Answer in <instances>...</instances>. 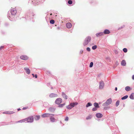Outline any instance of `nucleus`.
Wrapping results in <instances>:
<instances>
[{"mask_svg": "<svg viewBox=\"0 0 134 134\" xmlns=\"http://www.w3.org/2000/svg\"><path fill=\"white\" fill-rule=\"evenodd\" d=\"M35 13L33 12H27L25 15V18L27 20L33 22L35 21L34 19L36 18Z\"/></svg>", "mask_w": 134, "mask_h": 134, "instance_id": "1", "label": "nucleus"}, {"mask_svg": "<svg viewBox=\"0 0 134 134\" xmlns=\"http://www.w3.org/2000/svg\"><path fill=\"white\" fill-rule=\"evenodd\" d=\"M15 15H12L11 14H10V13L8 12L7 15V16L8 18L11 21H14L16 20L17 18H16L15 17Z\"/></svg>", "mask_w": 134, "mask_h": 134, "instance_id": "2", "label": "nucleus"}, {"mask_svg": "<svg viewBox=\"0 0 134 134\" xmlns=\"http://www.w3.org/2000/svg\"><path fill=\"white\" fill-rule=\"evenodd\" d=\"M91 37L90 36L87 37L85 39L84 42L83 43V45L84 46H85L90 42L91 40Z\"/></svg>", "mask_w": 134, "mask_h": 134, "instance_id": "3", "label": "nucleus"}, {"mask_svg": "<svg viewBox=\"0 0 134 134\" xmlns=\"http://www.w3.org/2000/svg\"><path fill=\"white\" fill-rule=\"evenodd\" d=\"M112 102V99L111 98H109L107 99L106 102L103 103L102 104L103 106H107L110 104Z\"/></svg>", "mask_w": 134, "mask_h": 134, "instance_id": "4", "label": "nucleus"}, {"mask_svg": "<svg viewBox=\"0 0 134 134\" xmlns=\"http://www.w3.org/2000/svg\"><path fill=\"white\" fill-rule=\"evenodd\" d=\"M26 121L27 122L31 123L34 121V117L33 116H29L25 118Z\"/></svg>", "mask_w": 134, "mask_h": 134, "instance_id": "5", "label": "nucleus"}, {"mask_svg": "<svg viewBox=\"0 0 134 134\" xmlns=\"http://www.w3.org/2000/svg\"><path fill=\"white\" fill-rule=\"evenodd\" d=\"M62 98H57L55 101L56 104H59L62 103Z\"/></svg>", "mask_w": 134, "mask_h": 134, "instance_id": "6", "label": "nucleus"}, {"mask_svg": "<svg viewBox=\"0 0 134 134\" xmlns=\"http://www.w3.org/2000/svg\"><path fill=\"white\" fill-rule=\"evenodd\" d=\"M9 13H11L12 15H15L17 13V11L16 9L15 8H14L12 9L10 12H9Z\"/></svg>", "mask_w": 134, "mask_h": 134, "instance_id": "7", "label": "nucleus"}, {"mask_svg": "<svg viewBox=\"0 0 134 134\" xmlns=\"http://www.w3.org/2000/svg\"><path fill=\"white\" fill-rule=\"evenodd\" d=\"M104 83L103 81H101L99 82V88L100 89H102L104 86Z\"/></svg>", "mask_w": 134, "mask_h": 134, "instance_id": "8", "label": "nucleus"}, {"mask_svg": "<svg viewBox=\"0 0 134 134\" xmlns=\"http://www.w3.org/2000/svg\"><path fill=\"white\" fill-rule=\"evenodd\" d=\"M20 58L22 60H26L28 59L29 57L26 55H22L20 57Z\"/></svg>", "mask_w": 134, "mask_h": 134, "instance_id": "9", "label": "nucleus"}, {"mask_svg": "<svg viewBox=\"0 0 134 134\" xmlns=\"http://www.w3.org/2000/svg\"><path fill=\"white\" fill-rule=\"evenodd\" d=\"M111 32L108 29H105L103 33V34H108L110 33Z\"/></svg>", "mask_w": 134, "mask_h": 134, "instance_id": "10", "label": "nucleus"}, {"mask_svg": "<svg viewBox=\"0 0 134 134\" xmlns=\"http://www.w3.org/2000/svg\"><path fill=\"white\" fill-rule=\"evenodd\" d=\"M96 116L97 118H99L102 117L103 115L100 113H98L96 114Z\"/></svg>", "mask_w": 134, "mask_h": 134, "instance_id": "11", "label": "nucleus"}, {"mask_svg": "<svg viewBox=\"0 0 134 134\" xmlns=\"http://www.w3.org/2000/svg\"><path fill=\"white\" fill-rule=\"evenodd\" d=\"M103 35H104V34H103V32H99L97 33L96 34V36L98 37Z\"/></svg>", "mask_w": 134, "mask_h": 134, "instance_id": "12", "label": "nucleus"}, {"mask_svg": "<svg viewBox=\"0 0 134 134\" xmlns=\"http://www.w3.org/2000/svg\"><path fill=\"white\" fill-rule=\"evenodd\" d=\"M62 97L64 98L65 99H67L68 98V96L66 95L65 93L63 92L62 93Z\"/></svg>", "mask_w": 134, "mask_h": 134, "instance_id": "13", "label": "nucleus"}, {"mask_svg": "<svg viewBox=\"0 0 134 134\" xmlns=\"http://www.w3.org/2000/svg\"><path fill=\"white\" fill-rule=\"evenodd\" d=\"M72 108L74 107L75 106L78 105V103L77 102H75L73 103H70Z\"/></svg>", "mask_w": 134, "mask_h": 134, "instance_id": "14", "label": "nucleus"}, {"mask_svg": "<svg viewBox=\"0 0 134 134\" xmlns=\"http://www.w3.org/2000/svg\"><path fill=\"white\" fill-rule=\"evenodd\" d=\"M58 96L56 94L52 93L50 94L49 95V97L50 98H53L57 97Z\"/></svg>", "mask_w": 134, "mask_h": 134, "instance_id": "15", "label": "nucleus"}, {"mask_svg": "<svg viewBox=\"0 0 134 134\" xmlns=\"http://www.w3.org/2000/svg\"><path fill=\"white\" fill-rule=\"evenodd\" d=\"M48 110L52 112H53L55 109V108L53 107H49L48 108Z\"/></svg>", "mask_w": 134, "mask_h": 134, "instance_id": "16", "label": "nucleus"}, {"mask_svg": "<svg viewBox=\"0 0 134 134\" xmlns=\"http://www.w3.org/2000/svg\"><path fill=\"white\" fill-rule=\"evenodd\" d=\"M15 113L13 111H5L3 113V114H11L14 113Z\"/></svg>", "mask_w": 134, "mask_h": 134, "instance_id": "17", "label": "nucleus"}, {"mask_svg": "<svg viewBox=\"0 0 134 134\" xmlns=\"http://www.w3.org/2000/svg\"><path fill=\"white\" fill-rule=\"evenodd\" d=\"M24 70H25L26 72L28 74H29L30 73V69L27 68H24Z\"/></svg>", "mask_w": 134, "mask_h": 134, "instance_id": "18", "label": "nucleus"}, {"mask_svg": "<svg viewBox=\"0 0 134 134\" xmlns=\"http://www.w3.org/2000/svg\"><path fill=\"white\" fill-rule=\"evenodd\" d=\"M121 65L122 66H125L126 65V62L125 60H123L121 62Z\"/></svg>", "mask_w": 134, "mask_h": 134, "instance_id": "19", "label": "nucleus"}, {"mask_svg": "<svg viewBox=\"0 0 134 134\" xmlns=\"http://www.w3.org/2000/svg\"><path fill=\"white\" fill-rule=\"evenodd\" d=\"M50 114L48 113H44L42 114L41 117L43 118H44L46 117L49 116Z\"/></svg>", "mask_w": 134, "mask_h": 134, "instance_id": "20", "label": "nucleus"}, {"mask_svg": "<svg viewBox=\"0 0 134 134\" xmlns=\"http://www.w3.org/2000/svg\"><path fill=\"white\" fill-rule=\"evenodd\" d=\"M26 121L25 118L15 122L16 123H22Z\"/></svg>", "mask_w": 134, "mask_h": 134, "instance_id": "21", "label": "nucleus"}, {"mask_svg": "<svg viewBox=\"0 0 134 134\" xmlns=\"http://www.w3.org/2000/svg\"><path fill=\"white\" fill-rule=\"evenodd\" d=\"M66 26L67 28L69 29L71 27L72 24L71 23H68L66 24Z\"/></svg>", "mask_w": 134, "mask_h": 134, "instance_id": "22", "label": "nucleus"}, {"mask_svg": "<svg viewBox=\"0 0 134 134\" xmlns=\"http://www.w3.org/2000/svg\"><path fill=\"white\" fill-rule=\"evenodd\" d=\"M125 90L126 91H129L131 90V88L129 86H127L125 87Z\"/></svg>", "mask_w": 134, "mask_h": 134, "instance_id": "23", "label": "nucleus"}, {"mask_svg": "<svg viewBox=\"0 0 134 134\" xmlns=\"http://www.w3.org/2000/svg\"><path fill=\"white\" fill-rule=\"evenodd\" d=\"M93 105L95 107H97L98 108H100V106H99L98 103L97 102H95L93 104Z\"/></svg>", "mask_w": 134, "mask_h": 134, "instance_id": "24", "label": "nucleus"}, {"mask_svg": "<svg viewBox=\"0 0 134 134\" xmlns=\"http://www.w3.org/2000/svg\"><path fill=\"white\" fill-rule=\"evenodd\" d=\"M40 118V116L39 115H36L34 118L37 121Z\"/></svg>", "mask_w": 134, "mask_h": 134, "instance_id": "25", "label": "nucleus"}, {"mask_svg": "<svg viewBox=\"0 0 134 134\" xmlns=\"http://www.w3.org/2000/svg\"><path fill=\"white\" fill-rule=\"evenodd\" d=\"M129 98L131 99H134V93H132L130 95Z\"/></svg>", "mask_w": 134, "mask_h": 134, "instance_id": "26", "label": "nucleus"}, {"mask_svg": "<svg viewBox=\"0 0 134 134\" xmlns=\"http://www.w3.org/2000/svg\"><path fill=\"white\" fill-rule=\"evenodd\" d=\"M92 105V103L90 102H88L86 105V108H88L89 107L91 106Z\"/></svg>", "mask_w": 134, "mask_h": 134, "instance_id": "27", "label": "nucleus"}, {"mask_svg": "<svg viewBox=\"0 0 134 134\" xmlns=\"http://www.w3.org/2000/svg\"><path fill=\"white\" fill-rule=\"evenodd\" d=\"M73 3L72 1L71 0H69L68 2L67 3V4L68 5H71Z\"/></svg>", "mask_w": 134, "mask_h": 134, "instance_id": "28", "label": "nucleus"}, {"mask_svg": "<svg viewBox=\"0 0 134 134\" xmlns=\"http://www.w3.org/2000/svg\"><path fill=\"white\" fill-rule=\"evenodd\" d=\"M51 121L52 122H54L55 121V119L54 117H51L50 118Z\"/></svg>", "mask_w": 134, "mask_h": 134, "instance_id": "29", "label": "nucleus"}, {"mask_svg": "<svg viewBox=\"0 0 134 134\" xmlns=\"http://www.w3.org/2000/svg\"><path fill=\"white\" fill-rule=\"evenodd\" d=\"M128 96L127 95H125V96H124L123 97L121 98V99L122 100H124L125 99L127 98L128 97Z\"/></svg>", "mask_w": 134, "mask_h": 134, "instance_id": "30", "label": "nucleus"}, {"mask_svg": "<svg viewBox=\"0 0 134 134\" xmlns=\"http://www.w3.org/2000/svg\"><path fill=\"white\" fill-rule=\"evenodd\" d=\"M58 105H59L58 106V107L62 108L65 105V103L61 104H60Z\"/></svg>", "mask_w": 134, "mask_h": 134, "instance_id": "31", "label": "nucleus"}, {"mask_svg": "<svg viewBox=\"0 0 134 134\" xmlns=\"http://www.w3.org/2000/svg\"><path fill=\"white\" fill-rule=\"evenodd\" d=\"M66 108L67 109L69 110L71 109L72 108L70 104L69 105L66 106Z\"/></svg>", "mask_w": 134, "mask_h": 134, "instance_id": "32", "label": "nucleus"}, {"mask_svg": "<svg viewBox=\"0 0 134 134\" xmlns=\"http://www.w3.org/2000/svg\"><path fill=\"white\" fill-rule=\"evenodd\" d=\"M92 117L91 115H89L86 117V119L87 120H88V119H91L92 118Z\"/></svg>", "mask_w": 134, "mask_h": 134, "instance_id": "33", "label": "nucleus"}, {"mask_svg": "<svg viewBox=\"0 0 134 134\" xmlns=\"http://www.w3.org/2000/svg\"><path fill=\"white\" fill-rule=\"evenodd\" d=\"M120 101L119 100H118L115 103V106L118 107Z\"/></svg>", "mask_w": 134, "mask_h": 134, "instance_id": "34", "label": "nucleus"}, {"mask_svg": "<svg viewBox=\"0 0 134 134\" xmlns=\"http://www.w3.org/2000/svg\"><path fill=\"white\" fill-rule=\"evenodd\" d=\"M55 23V21L54 20H51L50 21V23L51 24H54Z\"/></svg>", "mask_w": 134, "mask_h": 134, "instance_id": "35", "label": "nucleus"}, {"mask_svg": "<svg viewBox=\"0 0 134 134\" xmlns=\"http://www.w3.org/2000/svg\"><path fill=\"white\" fill-rule=\"evenodd\" d=\"M97 48V46L96 45H94L92 47V49L94 50L96 49Z\"/></svg>", "mask_w": 134, "mask_h": 134, "instance_id": "36", "label": "nucleus"}, {"mask_svg": "<svg viewBox=\"0 0 134 134\" xmlns=\"http://www.w3.org/2000/svg\"><path fill=\"white\" fill-rule=\"evenodd\" d=\"M93 62H91L90 64L89 67L90 68L92 67L93 66Z\"/></svg>", "mask_w": 134, "mask_h": 134, "instance_id": "37", "label": "nucleus"}, {"mask_svg": "<svg viewBox=\"0 0 134 134\" xmlns=\"http://www.w3.org/2000/svg\"><path fill=\"white\" fill-rule=\"evenodd\" d=\"M98 108L94 107L92 108V110L93 111H96L98 109Z\"/></svg>", "mask_w": 134, "mask_h": 134, "instance_id": "38", "label": "nucleus"}, {"mask_svg": "<svg viewBox=\"0 0 134 134\" xmlns=\"http://www.w3.org/2000/svg\"><path fill=\"white\" fill-rule=\"evenodd\" d=\"M90 3L91 4L93 3V5H94L95 2L92 0H91L90 1Z\"/></svg>", "mask_w": 134, "mask_h": 134, "instance_id": "39", "label": "nucleus"}, {"mask_svg": "<svg viewBox=\"0 0 134 134\" xmlns=\"http://www.w3.org/2000/svg\"><path fill=\"white\" fill-rule=\"evenodd\" d=\"M123 51L125 53H126L127 52V49L126 48H124L123 49Z\"/></svg>", "mask_w": 134, "mask_h": 134, "instance_id": "40", "label": "nucleus"}, {"mask_svg": "<svg viewBox=\"0 0 134 134\" xmlns=\"http://www.w3.org/2000/svg\"><path fill=\"white\" fill-rule=\"evenodd\" d=\"M46 73L47 75H50L51 74V72L49 71H46Z\"/></svg>", "mask_w": 134, "mask_h": 134, "instance_id": "41", "label": "nucleus"}, {"mask_svg": "<svg viewBox=\"0 0 134 134\" xmlns=\"http://www.w3.org/2000/svg\"><path fill=\"white\" fill-rule=\"evenodd\" d=\"M32 75L33 76V77H35V78H37V76L36 74L35 75L34 74H32Z\"/></svg>", "mask_w": 134, "mask_h": 134, "instance_id": "42", "label": "nucleus"}, {"mask_svg": "<svg viewBox=\"0 0 134 134\" xmlns=\"http://www.w3.org/2000/svg\"><path fill=\"white\" fill-rule=\"evenodd\" d=\"M91 50L90 48L89 47H87L86 48V50L88 52H90Z\"/></svg>", "mask_w": 134, "mask_h": 134, "instance_id": "43", "label": "nucleus"}, {"mask_svg": "<svg viewBox=\"0 0 134 134\" xmlns=\"http://www.w3.org/2000/svg\"><path fill=\"white\" fill-rule=\"evenodd\" d=\"M125 27V25H123L122 26H121L120 27H119L118 29V30H120L122 29L123 28Z\"/></svg>", "mask_w": 134, "mask_h": 134, "instance_id": "44", "label": "nucleus"}, {"mask_svg": "<svg viewBox=\"0 0 134 134\" xmlns=\"http://www.w3.org/2000/svg\"><path fill=\"white\" fill-rule=\"evenodd\" d=\"M64 120H65V121H68L69 120V117L67 116H66L65 117Z\"/></svg>", "mask_w": 134, "mask_h": 134, "instance_id": "45", "label": "nucleus"}, {"mask_svg": "<svg viewBox=\"0 0 134 134\" xmlns=\"http://www.w3.org/2000/svg\"><path fill=\"white\" fill-rule=\"evenodd\" d=\"M83 50H81L80 51L79 53L80 54H82L83 53Z\"/></svg>", "mask_w": 134, "mask_h": 134, "instance_id": "46", "label": "nucleus"}, {"mask_svg": "<svg viewBox=\"0 0 134 134\" xmlns=\"http://www.w3.org/2000/svg\"><path fill=\"white\" fill-rule=\"evenodd\" d=\"M28 107H24L23 109H22L23 110H25V109H27L28 108Z\"/></svg>", "mask_w": 134, "mask_h": 134, "instance_id": "47", "label": "nucleus"}, {"mask_svg": "<svg viewBox=\"0 0 134 134\" xmlns=\"http://www.w3.org/2000/svg\"><path fill=\"white\" fill-rule=\"evenodd\" d=\"M106 60H110V58L109 57H108L106 58ZM110 62V60L109 61Z\"/></svg>", "mask_w": 134, "mask_h": 134, "instance_id": "48", "label": "nucleus"}, {"mask_svg": "<svg viewBox=\"0 0 134 134\" xmlns=\"http://www.w3.org/2000/svg\"><path fill=\"white\" fill-rule=\"evenodd\" d=\"M109 108L108 107H104V110H107Z\"/></svg>", "mask_w": 134, "mask_h": 134, "instance_id": "49", "label": "nucleus"}, {"mask_svg": "<svg viewBox=\"0 0 134 134\" xmlns=\"http://www.w3.org/2000/svg\"><path fill=\"white\" fill-rule=\"evenodd\" d=\"M9 25V24L7 23H5V26H8Z\"/></svg>", "mask_w": 134, "mask_h": 134, "instance_id": "50", "label": "nucleus"}, {"mask_svg": "<svg viewBox=\"0 0 134 134\" xmlns=\"http://www.w3.org/2000/svg\"><path fill=\"white\" fill-rule=\"evenodd\" d=\"M4 48V46H1L0 47V50H1Z\"/></svg>", "mask_w": 134, "mask_h": 134, "instance_id": "51", "label": "nucleus"}, {"mask_svg": "<svg viewBox=\"0 0 134 134\" xmlns=\"http://www.w3.org/2000/svg\"><path fill=\"white\" fill-rule=\"evenodd\" d=\"M132 79L133 80H134V75L132 76Z\"/></svg>", "mask_w": 134, "mask_h": 134, "instance_id": "52", "label": "nucleus"}, {"mask_svg": "<svg viewBox=\"0 0 134 134\" xmlns=\"http://www.w3.org/2000/svg\"><path fill=\"white\" fill-rule=\"evenodd\" d=\"M117 90H118V88L117 87H115V91H117Z\"/></svg>", "mask_w": 134, "mask_h": 134, "instance_id": "53", "label": "nucleus"}, {"mask_svg": "<svg viewBox=\"0 0 134 134\" xmlns=\"http://www.w3.org/2000/svg\"><path fill=\"white\" fill-rule=\"evenodd\" d=\"M116 64L118 65V61H116Z\"/></svg>", "mask_w": 134, "mask_h": 134, "instance_id": "54", "label": "nucleus"}, {"mask_svg": "<svg viewBox=\"0 0 134 134\" xmlns=\"http://www.w3.org/2000/svg\"><path fill=\"white\" fill-rule=\"evenodd\" d=\"M21 110V109L20 108H19L17 109V111H19Z\"/></svg>", "mask_w": 134, "mask_h": 134, "instance_id": "55", "label": "nucleus"}, {"mask_svg": "<svg viewBox=\"0 0 134 134\" xmlns=\"http://www.w3.org/2000/svg\"><path fill=\"white\" fill-rule=\"evenodd\" d=\"M50 83H48L47 84V85L48 86V85H50Z\"/></svg>", "mask_w": 134, "mask_h": 134, "instance_id": "56", "label": "nucleus"}, {"mask_svg": "<svg viewBox=\"0 0 134 134\" xmlns=\"http://www.w3.org/2000/svg\"><path fill=\"white\" fill-rule=\"evenodd\" d=\"M50 115H51V116H53L54 115V114H50Z\"/></svg>", "mask_w": 134, "mask_h": 134, "instance_id": "57", "label": "nucleus"}, {"mask_svg": "<svg viewBox=\"0 0 134 134\" xmlns=\"http://www.w3.org/2000/svg\"><path fill=\"white\" fill-rule=\"evenodd\" d=\"M72 2H73V3H73L74 4H75V1H74H74H72Z\"/></svg>", "mask_w": 134, "mask_h": 134, "instance_id": "58", "label": "nucleus"}, {"mask_svg": "<svg viewBox=\"0 0 134 134\" xmlns=\"http://www.w3.org/2000/svg\"><path fill=\"white\" fill-rule=\"evenodd\" d=\"M57 29L58 30H59L60 29V27H58L57 28Z\"/></svg>", "mask_w": 134, "mask_h": 134, "instance_id": "59", "label": "nucleus"}, {"mask_svg": "<svg viewBox=\"0 0 134 134\" xmlns=\"http://www.w3.org/2000/svg\"><path fill=\"white\" fill-rule=\"evenodd\" d=\"M51 89H53V87H51Z\"/></svg>", "mask_w": 134, "mask_h": 134, "instance_id": "60", "label": "nucleus"}, {"mask_svg": "<svg viewBox=\"0 0 134 134\" xmlns=\"http://www.w3.org/2000/svg\"><path fill=\"white\" fill-rule=\"evenodd\" d=\"M8 123H7V124H5V125H8V124H7Z\"/></svg>", "mask_w": 134, "mask_h": 134, "instance_id": "61", "label": "nucleus"}, {"mask_svg": "<svg viewBox=\"0 0 134 134\" xmlns=\"http://www.w3.org/2000/svg\"><path fill=\"white\" fill-rule=\"evenodd\" d=\"M50 15H52V14L51 13Z\"/></svg>", "mask_w": 134, "mask_h": 134, "instance_id": "62", "label": "nucleus"}, {"mask_svg": "<svg viewBox=\"0 0 134 134\" xmlns=\"http://www.w3.org/2000/svg\"><path fill=\"white\" fill-rule=\"evenodd\" d=\"M2 123H5V124L6 123V122H2Z\"/></svg>", "mask_w": 134, "mask_h": 134, "instance_id": "63", "label": "nucleus"}]
</instances>
